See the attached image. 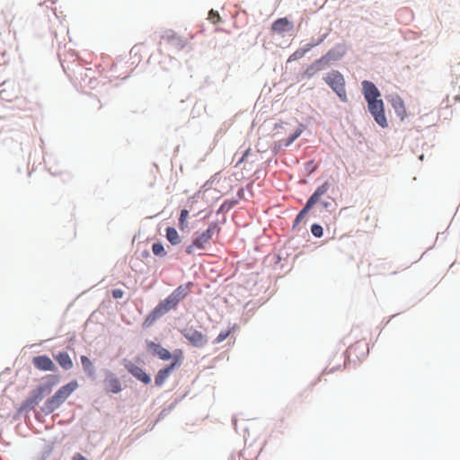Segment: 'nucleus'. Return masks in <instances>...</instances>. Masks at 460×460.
<instances>
[{
    "label": "nucleus",
    "mask_w": 460,
    "mask_h": 460,
    "mask_svg": "<svg viewBox=\"0 0 460 460\" xmlns=\"http://www.w3.org/2000/svg\"><path fill=\"white\" fill-rule=\"evenodd\" d=\"M313 205L307 201L304 208L297 214L295 219V226H297L305 218V215L311 209Z\"/></svg>",
    "instance_id": "nucleus-21"
},
{
    "label": "nucleus",
    "mask_w": 460,
    "mask_h": 460,
    "mask_svg": "<svg viewBox=\"0 0 460 460\" xmlns=\"http://www.w3.org/2000/svg\"><path fill=\"white\" fill-rule=\"evenodd\" d=\"M181 332L194 347H203L208 342L207 337L201 332L192 327L186 328Z\"/></svg>",
    "instance_id": "nucleus-7"
},
{
    "label": "nucleus",
    "mask_w": 460,
    "mask_h": 460,
    "mask_svg": "<svg viewBox=\"0 0 460 460\" xmlns=\"http://www.w3.org/2000/svg\"><path fill=\"white\" fill-rule=\"evenodd\" d=\"M73 460H87L82 454L76 453L73 456Z\"/></svg>",
    "instance_id": "nucleus-32"
},
{
    "label": "nucleus",
    "mask_w": 460,
    "mask_h": 460,
    "mask_svg": "<svg viewBox=\"0 0 460 460\" xmlns=\"http://www.w3.org/2000/svg\"><path fill=\"white\" fill-rule=\"evenodd\" d=\"M189 217V211L182 209L179 217V227L181 230H184L188 227L187 218Z\"/></svg>",
    "instance_id": "nucleus-22"
},
{
    "label": "nucleus",
    "mask_w": 460,
    "mask_h": 460,
    "mask_svg": "<svg viewBox=\"0 0 460 460\" xmlns=\"http://www.w3.org/2000/svg\"><path fill=\"white\" fill-rule=\"evenodd\" d=\"M192 288V282H187L177 287L147 314L144 320L143 326L145 328L152 326L157 319L161 318L168 312L176 309L179 303L191 292Z\"/></svg>",
    "instance_id": "nucleus-1"
},
{
    "label": "nucleus",
    "mask_w": 460,
    "mask_h": 460,
    "mask_svg": "<svg viewBox=\"0 0 460 460\" xmlns=\"http://www.w3.org/2000/svg\"><path fill=\"white\" fill-rule=\"evenodd\" d=\"M208 20L213 24H217V23L221 22V17H220L218 12L214 11V10H210V12L208 13Z\"/></svg>",
    "instance_id": "nucleus-27"
},
{
    "label": "nucleus",
    "mask_w": 460,
    "mask_h": 460,
    "mask_svg": "<svg viewBox=\"0 0 460 460\" xmlns=\"http://www.w3.org/2000/svg\"><path fill=\"white\" fill-rule=\"evenodd\" d=\"M78 387L76 380L61 386L50 398H49L43 407L42 411L50 414L56 411Z\"/></svg>",
    "instance_id": "nucleus-3"
},
{
    "label": "nucleus",
    "mask_w": 460,
    "mask_h": 460,
    "mask_svg": "<svg viewBox=\"0 0 460 460\" xmlns=\"http://www.w3.org/2000/svg\"><path fill=\"white\" fill-rule=\"evenodd\" d=\"M179 359L180 358H177L175 357V361L172 362V364H170L169 366H167L166 367L163 368V369H160L155 377V385L157 386H162L164 385V383L165 382V380L168 378V376H170V374L173 371V369L175 368V367L180 364L179 362Z\"/></svg>",
    "instance_id": "nucleus-10"
},
{
    "label": "nucleus",
    "mask_w": 460,
    "mask_h": 460,
    "mask_svg": "<svg viewBox=\"0 0 460 460\" xmlns=\"http://www.w3.org/2000/svg\"><path fill=\"white\" fill-rule=\"evenodd\" d=\"M338 59V57L335 54V50H329L324 56L321 58L315 60L312 63L304 72V76L306 78H311L318 72L323 70L326 66L329 65L331 60Z\"/></svg>",
    "instance_id": "nucleus-6"
},
{
    "label": "nucleus",
    "mask_w": 460,
    "mask_h": 460,
    "mask_svg": "<svg viewBox=\"0 0 460 460\" xmlns=\"http://www.w3.org/2000/svg\"><path fill=\"white\" fill-rule=\"evenodd\" d=\"M146 347L152 354L156 355V356H157V351H159L163 348L160 344H157L151 341H146Z\"/></svg>",
    "instance_id": "nucleus-25"
},
{
    "label": "nucleus",
    "mask_w": 460,
    "mask_h": 460,
    "mask_svg": "<svg viewBox=\"0 0 460 460\" xmlns=\"http://www.w3.org/2000/svg\"><path fill=\"white\" fill-rule=\"evenodd\" d=\"M126 369L137 380L141 381L142 383L147 385L151 382V377L148 374L146 373V371L135 365L134 363L128 362L126 364Z\"/></svg>",
    "instance_id": "nucleus-8"
},
{
    "label": "nucleus",
    "mask_w": 460,
    "mask_h": 460,
    "mask_svg": "<svg viewBox=\"0 0 460 460\" xmlns=\"http://www.w3.org/2000/svg\"><path fill=\"white\" fill-rule=\"evenodd\" d=\"M392 106L396 113V115L401 119V120H404L407 118V111L404 102L399 96L393 98Z\"/></svg>",
    "instance_id": "nucleus-15"
},
{
    "label": "nucleus",
    "mask_w": 460,
    "mask_h": 460,
    "mask_svg": "<svg viewBox=\"0 0 460 460\" xmlns=\"http://www.w3.org/2000/svg\"><path fill=\"white\" fill-rule=\"evenodd\" d=\"M368 352L367 344L365 342H356L355 344L349 347L347 349V353L349 357L355 356L359 358V356H365Z\"/></svg>",
    "instance_id": "nucleus-12"
},
{
    "label": "nucleus",
    "mask_w": 460,
    "mask_h": 460,
    "mask_svg": "<svg viewBox=\"0 0 460 460\" xmlns=\"http://www.w3.org/2000/svg\"><path fill=\"white\" fill-rule=\"evenodd\" d=\"M231 333V330H227V331H224V332H221L217 337L215 339L214 341V343H221L222 341H224Z\"/></svg>",
    "instance_id": "nucleus-29"
},
{
    "label": "nucleus",
    "mask_w": 460,
    "mask_h": 460,
    "mask_svg": "<svg viewBox=\"0 0 460 460\" xmlns=\"http://www.w3.org/2000/svg\"><path fill=\"white\" fill-rule=\"evenodd\" d=\"M302 128H297L290 137L286 139H282L279 141L280 145L287 147L290 146L300 135L302 134Z\"/></svg>",
    "instance_id": "nucleus-20"
},
{
    "label": "nucleus",
    "mask_w": 460,
    "mask_h": 460,
    "mask_svg": "<svg viewBox=\"0 0 460 460\" xmlns=\"http://www.w3.org/2000/svg\"><path fill=\"white\" fill-rule=\"evenodd\" d=\"M311 232L315 237H322L323 234V229L320 225L314 224L311 226Z\"/></svg>",
    "instance_id": "nucleus-28"
},
{
    "label": "nucleus",
    "mask_w": 460,
    "mask_h": 460,
    "mask_svg": "<svg viewBox=\"0 0 460 460\" xmlns=\"http://www.w3.org/2000/svg\"><path fill=\"white\" fill-rule=\"evenodd\" d=\"M323 80L332 89V91L336 93L341 101L344 102H348L345 88V78L341 72L333 70L328 73Z\"/></svg>",
    "instance_id": "nucleus-5"
},
{
    "label": "nucleus",
    "mask_w": 460,
    "mask_h": 460,
    "mask_svg": "<svg viewBox=\"0 0 460 460\" xmlns=\"http://www.w3.org/2000/svg\"><path fill=\"white\" fill-rule=\"evenodd\" d=\"M362 91L367 102L369 112L375 119V121L382 128H387L388 123L385 114L384 102L379 99L380 92L376 86L370 81L362 82Z\"/></svg>",
    "instance_id": "nucleus-2"
},
{
    "label": "nucleus",
    "mask_w": 460,
    "mask_h": 460,
    "mask_svg": "<svg viewBox=\"0 0 460 460\" xmlns=\"http://www.w3.org/2000/svg\"><path fill=\"white\" fill-rule=\"evenodd\" d=\"M219 232L220 227L218 225L217 223H211L206 231L198 235L192 243L186 247L185 252L191 255L195 253L196 250H204L209 243L213 235Z\"/></svg>",
    "instance_id": "nucleus-4"
},
{
    "label": "nucleus",
    "mask_w": 460,
    "mask_h": 460,
    "mask_svg": "<svg viewBox=\"0 0 460 460\" xmlns=\"http://www.w3.org/2000/svg\"><path fill=\"white\" fill-rule=\"evenodd\" d=\"M330 189V183L325 181L321 186H319L316 190L313 193V195L308 199V202L313 206L317 203L320 199V197L324 195Z\"/></svg>",
    "instance_id": "nucleus-17"
},
{
    "label": "nucleus",
    "mask_w": 460,
    "mask_h": 460,
    "mask_svg": "<svg viewBox=\"0 0 460 460\" xmlns=\"http://www.w3.org/2000/svg\"><path fill=\"white\" fill-rule=\"evenodd\" d=\"M124 295V292L122 289H113L112 290V296L115 298V299H119V298H121Z\"/></svg>",
    "instance_id": "nucleus-30"
},
{
    "label": "nucleus",
    "mask_w": 460,
    "mask_h": 460,
    "mask_svg": "<svg viewBox=\"0 0 460 460\" xmlns=\"http://www.w3.org/2000/svg\"><path fill=\"white\" fill-rule=\"evenodd\" d=\"M166 238L172 245H177L181 242L177 230L173 227L166 228Z\"/></svg>",
    "instance_id": "nucleus-19"
},
{
    "label": "nucleus",
    "mask_w": 460,
    "mask_h": 460,
    "mask_svg": "<svg viewBox=\"0 0 460 460\" xmlns=\"http://www.w3.org/2000/svg\"><path fill=\"white\" fill-rule=\"evenodd\" d=\"M250 151H251V149H247V150L245 151V153L243 154V155L242 156V158L238 161V163H237V164H236V165L240 164L241 163H243V162L244 161L245 157L249 155Z\"/></svg>",
    "instance_id": "nucleus-33"
},
{
    "label": "nucleus",
    "mask_w": 460,
    "mask_h": 460,
    "mask_svg": "<svg viewBox=\"0 0 460 460\" xmlns=\"http://www.w3.org/2000/svg\"><path fill=\"white\" fill-rule=\"evenodd\" d=\"M105 390L109 393L118 394L121 391L119 380L112 374L109 375L104 380Z\"/></svg>",
    "instance_id": "nucleus-13"
},
{
    "label": "nucleus",
    "mask_w": 460,
    "mask_h": 460,
    "mask_svg": "<svg viewBox=\"0 0 460 460\" xmlns=\"http://www.w3.org/2000/svg\"><path fill=\"white\" fill-rule=\"evenodd\" d=\"M316 165L314 164V161H310L306 164V168L310 170V172H313L316 169Z\"/></svg>",
    "instance_id": "nucleus-31"
},
{
    "label": "nucleus",
    "mask_w": 460,
    "mask_h": 460,
    "mask_svg": "<svg viewBox=\"0 0 460 460\" xmlns=\"http://www.w3.org/2000/svg\"><path fill=\"white\" fill-rule=\"evenodd\" d=\"M33 366L41 371H54L56 366L51 358L46 355L37 356L32 358Z\"/></svg>",
    "instance_id": "nucleus-9"
},
{
    "label": "nucleus",
    "mask_w": 460,
    "mask_h": 460,
    "mask_svg": "<svg viewBox=\"0 0 460 460\" xmlns=\"http://www.w3.org/2000/svg\"><path fill=\"white\" fill-rule=\"evenodd\" d=\"M152 252L156 256H164L166 254L161 243H155L152 246Z\"/></svg>",
    "instance_id": "nucleus-23"
},
{
    "label": "nucleus",
    "mask_w": 460,
    "mask_h": 460,
    "mask_svg": "<svg viewBox=\"0 0 460 460\" xmlns=\"http://www.w3.org/2000/svg\"><path fill=\"white\" fill-rule=\"evenodd\" d=\"M81 362L84 371L91 373L93 371V363L86 356H81Z\"/></svg>",
    "instance_id": "nucleus-24"
},
{
    "label": "nucleus",
    "mask_w": 460,
    "mask_h": 460,
    "mask_svg": "<svg viewBox=\"0 0 460 460\" xmlns=\"http://www.w3.org/2000/svg\"><path fill=\"white\" fill-rule=\"evenodd\" d=\"M157 357L163 360H169L172 358V355L168 349L162 348L159 351H157Z\"/></svg>",
    "instance_id": "nucleus-26"
},
{
    "label": "nucleus",
    "mask_w": 460,
    "mask_h": 460,
    "mask_svg": "<svg viewBox=\"0 0 460 460\" xmlns=\"http://www.w3.org/2000/svg\"><path fill=\"white\" fill-rule=\"evenodd\" d=\"M319 43H320V41L314 42V43H308V44H306L304 48L296 50L288 58V61L290 62V61H294V60H297V59L302 58L305 55V53L307 51H309L312 48H314V46L318 45Z\"/></svg>",
    "instance_id": "nucleus-18"
},
{
    "label": "nucleus",
    "mask_w": 460,
    "mask_h": 460,
    "mask_svg": "<svg viewBox=\"0 0 460 460\" xmlns=\"http://www.w3.org/2000/svg\"><path fill=\"white\" fill-rule=\"evenodd\" d=\"M58 365L65 370H69L73 367V361L67 352H58L54 356Z\"/></svg>",
    "instance_id": "nucleus-16"
},
{
    "label": "nucleus",
    "mask_w": 460,
    "mask_h": 460,
    "mask_svg": "<svg viewBox=\"0 0 460 460\" xmlns=\"http://www.w3.org/2000/svg\"><path fill=\"white\" fill-rule=\"evenodd\" d=\"M292 22L288 21L287 18H279L276 20L271 25L272 31L277 33H283L285 31L292 30Z\"/></svg>",
    "instance_id": "nucleus-14"
},
{
    "label": "nucleus",
    "mask_w": 460,
    "mask_h": 460,
    "mask_svg": "<svg viewBox=\"0 0 460 460\" xmlns=\"http://www.w3.org/2000/svg\"><path fill=\"white\" fill-rule=\"evenodd\" d=\"M50 387L49 385H40L34 392L32 396L28 400V405L34 407L37 405L44 397L46 394H49Z\"/></svg>",
    "instance_id": "nucleus-11"
}]
</instances>
